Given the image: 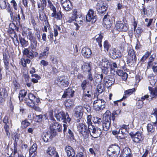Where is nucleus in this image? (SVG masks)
Segmentation results:
<instances>
[{
  "label": "nucleus",
  "mask_w": 157,
  "mask_h": 157,
  "mask_svg": "<svg viewBox=\"0 0 157 157\" xmlns=\"http://www.w3.org/2000/svg\"><path fill=\"white\" fill-rule=\"evenodd\" d=\"M54 116L58 121H62L65 123H69L71 120L67 113H65L56 109L54 111Z\"/></svg>",
  "instance_id": "nucleus-1"
},
{
  "label": "nucleus",
  "mask_w": 157,
  "mask_h": 157,
  "mask_svg": "<svg viewBox=\"0 0 157 157\" xmlns=\"http://www.w3.org/2000/svg\"><path fill=\"white\" fill-rule=\"evenodd\" d=\"M98 66L101 68L102 73L107 75L109 72V68L112 66V63L106 58H103L98 63Z\"/></svg>",
  "instance_id": "nucleus-2"
},
{
  "label": "nucleus",
  "mask_w": 157,
  "mask_h": 157,
  "mask_svg": "<svg viewBox=\"0 0 157 157\" xmlns=\"http://www.w3.org/2000/svg\"><path fill=\"white\" fill-rule=\"evenodd\" d=\"M109 111H107L104 114L103 119L102 127L104 130L107 131L109 129L111 125V119Z\"/></svg>",
  "instance_id": "nucleus-3"
},
{
  "label": "nucleus",
  "mask_w": 157,
  "mask_h": 157,
  "mask_svg": "<svg viewBox=\"0 0 157 157\" xmlns=\"http://www.w3.org/2000/svg\"><path fill=\"white\" fill-rule=\"evenodd\" d=\"M132 141L135 143H140L142 142L144 140V136L143 132L138 131L136 132H131L129 133Z\"/></svg>",
  "instance_id": "nucleus-4"
},
{
  "label": "nucleus",
  "mask_w": 157,
  "mask_h": 157,
  "mask_svg": "<svg viewBox=\"0 0 157 157\" xmlns=\"http://www.w3.org/2000/svg\"><path fill=\"white\" fill-rule=\"evenodd\" d=\"M89 128L88 136L90 135L94 138H97L100 136L102 133V131L98 127H95L94 126H90Z\"/></svg>",
  "instance_id": "nucleus-5"
},
{
  "label": "nucleus",
  "mask_w": 157,
  "mask_h": 157,
  "mask_svg": "<svg viewBox=\"0 0 157 157\" xmlns=\"http://www.w3.org/2000/svg\"><path fill=\"white\" fill-rule=\"evenodd\" d=\"M106 102L103 99L98 98L94 101L93 105L94 109L96 111L103 110L105 108V104Z\"/></svg>",
  "instance_id": "nucleus-6"
},
{
  "label": "nucleus",
  "mask_w": 157,
  "mask_h": 157,
  "mask_svg": "<svg viewBox=\"0 0 157 157\" xmlns=\"http://www.w3.org/2000/svg\"><path fill=\"white\" fill-rule=\"evenodd\" d=\"M77 127L79 133L82 134L85 139L88 138L89 128L87 129L86 125L82 123H79Z\"/></svg>",
  "instance_id": "nucleus-7"
},
{
  "label": "nucleus",
  "mask_w": 157,
  "mask_h": 157,
  "mask_svg": "<svg viewBox=\"0 0 157 157\" xmlns=\"http://www.w3.org/2000/svg\"><path fill=\"white\" fill-rule=\"evenodd\" d=\"M137 58L136 57L135 52L134 50L130 48L128 50V57L127 58V63L128 64L131 63L134 64L136 63Z\"/></svg>",
  "instance_id": "nucleus-8"
},
{
  "label": "nucleus",
  "mask_w": 157,
  "mask_h": 157,
  "mask_svg": "<svg viewBox=\"0 0 157 157\" xmlns=\"http://www.w3.org/2000/svg\"><path fill=\"white\" fill-rule=\"evenodd\" d=\"M27 37L29 39L30 42V45L32 48V51L33 50H35L37 46V41L36 38L33 36L32 33L30 31H29L27 33Z\"/></svg>",
  "instance_id": "nucleus-9"
},
{
  "label": "nucleus",
  "mask_w": 157,
  "mask_h": 157,
  "mask_svg": "<svg viewBox=\"0 0 157 157\" xmlns=\"http://www.w3.org/2000/svg\"><path fill=\"white\" fill-rule=\"evenodd\" d=\"M87 21L94 23L97 20V16L94 13V11L92 10H90L88 12L86 16Z\"/></svg>",
  "instance_id": "nucleus-10"
},
{
  "label": "nucleus",
  "mask_w": 157,
  "mask_h": 157,
  "mask_svg": "<svg viewBox=\"0 0 157 157\" xmlns=\"http://www.w3.org/2000/svg\"><path fill=\"white\" fill-rule=\"evenodd\" d=\"M52 113V111H50L49 113V115L51 117V119H52L54 121L52 123V124H51L50 125V132L52 134L53 133V132L55 133V136H56L57 135L56 129L58 125H59V123L57 122L56 120L54 118L53 116H52L53 115Z\"/></svg>",
  "instance_id": "nucleus-11"
},
{
  "label": "nucleus",
  "mask_w": 157,
  "mask_h": 157,
  "mask_svg": "<svg viewBox=\"0 0 157 157\" xmlns=\"http://www.w3.org/2000/svg\"><path fill=\"white\" fill-rule=\"evenodd\" d=\"M107 5L101 0L98 2L97 5V9L99 14L103 13L107 10Z\"/></svg>",
  "instance_id": "nucleus-12"
},
{
  "label": "nucleus",
  "mask_w": 157,
  "mask_h": 157,
  "mask_svg": "<svg viewBox=\"0 0 157 157\" xmlns=\"http://www.w3.org/2000/svg\"><path fill=\"white\" fill-rule=\"evenodd\" d=\"M92 94L91 90L87 89L83 91L82 98L84 101L89 102L90 101L92 98Z\"/></svg>",
  "instance_id": "nucleus-13"
},
{
  "label": "nucleus",
  "mask_w": 157,
  "mask_h": 157,
  "mask_svg": "<svg viewBox=\"0 0 157 157\" xmlns=\"http://www.w3.org/2000/svg\"><path fill=\"white\" fill-rule=\"evenodd\" d=\"M115 28L117 29L122 31H126L128 29V25L121 21L116 22Z\"/></svg>",
  "instance_id": "nucleus-14"
},
{
  "label": "nucleus",
  "mask_w": 157,
  "mask_h": 157,
  "mask_svg": "<svg viewBox=\"0 0 157 157\" xmlns=\"http://www.w3.org/2000/svg\"><path fill=\"white\" fill-rule=\"evenodd\" d=\"M58 81L61 86L63 87L67 86L69 84L68 79L65 76L58 78Z\"/></svg>",
  "instance_id": "nucleus-15"
},
{
  "label": "nucleus",
  "mask_w": 157,
  "mask_h": 157,
  "mask_svg": "<svg viewBox=\"0 0 157 157\" xmlns=\"http://www.w3.org/2000/svg\"><path fill=\"white\" fill-rule=\"evenodd\" d=\"M110 57L113 59L120 58L122 56L121 52L119 51H117L115 48L111 49L109 52Z\"/></svg>",
  "instance_id": "nucleus-16"
},
{
  "label": "nucleus",
  "mask_w": 157,
  "mask_h": 157,
  "mask_svg": "<svg viewBox=\"0 0 157 157\" xmlns=\"http://www.w3.org/2000/svg\"><path fill=\"white\" fill-rule=\"evenodd\" d=\"M47 154L51 157H59L58 153L56 150L55 147L50 146L48 147L46 151Z\"/></svg>",
  "instance_id": "nucleus-17"
},
{
  "label": "nucleus",
  "mask_w": 157,
  "mask_h": 157,
  "mask_svg": "<svg viewBox=\"0 0 157 157\" xmlns=\"http://www.w3.org/2000/svg\"><path fill=\"white\" fill-rule=\"evenodd\" d=\"M115 80L114 78H109L107 76H106L104 77L103 82L104 86L108 88L113 84Z\"/></svg>",
  "instance_id": "nucleus-18"
},
{
  "label": "nucleus",
  "mask_w": 157,
  "mask_h": 157,
  "mask_svg": "<svg viewBox=\"0 0 157 157\" xmlns=\"http://www.w3.org/2000/svg\"><path fill=\"white\" fill-rule=\"evenodd\" d=\"M55 133L53 132L52 134L50 132L49 133L46 132L44 133L42 135V139L44 142H48V140H52L53 137L55 136Z\"/></svg>",
  "instance_id": "nucleus-19"
},
{
  "label": "nucleus",
  "mask_w": 157,
  "mask_h": 157,
  "mask_svg": "<svg viewBox=\"0 0 157 157\" xmlns=\"http://www.w3.org/2000/svg\"><path fill=\"white\" fill-rule=\"evenodd\" d=\"M65 151L68 157H74L75 156V150L71 146H66L65 148Z\"/></svg>",
  "instance_id": "nucleus-20"
},
{
  "label": "nucleus",
  "mask_w": 157,
  "mask_h": 157,
  "mask_svg": "<svg viewBox=\"0 0 157 157\" xmlns=\"http://www.w3.org/2000/svg\"><path fill=\"white\" fill-rule=\"evenodd\" d=\"M107 150L110 151L109 153L111 152L112 151L115 152V155H118L120 152V148L117 145L112 144L109 147Z\"/></svg>",
  "instance_id": "nucleus-21"
},
{
  "label": "nucleus",
  "mask_w": 157,
  "mask_h": 157,
  "mask_svg": "<svg viewBox=\"0 0 157 157\" xmlns=\"http://www.w3.org/2000/svg\"><path fill=\"white\" fill-rule=\"evenodd\" d=\"M103 23L105 25V27H106L107 29H110L112 24L109 16L107 15H105L103 19Z\"/></svg>",
  "instance_id": "nucleus-22"
},
{
  "label": "nucleus",
  "mask_w": 157,
  "mask_h": 157,
  "mask_svg": "<svg viewBox=\"0 0 157 157\" xmlns=\"http://www.w3.org/2000/svg\"><path fill=\"white\" fill-rule=\"evenodd\" d=\"M83 108L82 106H76L74 109V112L75 116L79 118H81L83 115Z\"/></svg>",
  "instance_id": "nucleus-23"
},
{
  "label": "nucleus",
  "mask_w": 157,
  "mask_h": 157,
  "mask_svg": "<svg viewBox=\"0 0 157 157\" xmlns=\"http://www.w3.org/2000/svg\"><path fill=\"white\" fill-rule=\"evenodd\" d=\"M7 95V91L6 88H0V104L4 101Z\"/></svg>",
  "instance_id": "nucleus-24"
},
{
  "label": "nucleus",
  "mask_w": 157,
  "mask_h": 157,
  "mask_svg": "<svg viewBox=\"0 0 157 157\" xmlns=\"http://www.w3.org/2000/svg\"><path fill=\"white\" fill-rule=\"evenodd\" d=\"M75 93L74 90L71 88H68L64 91V94L62 95V98H70L73 96Z\"/></svg>",
  "instance_id": "nucleus-25"
},
{
  "label": "nucleus",
  "mask_w": 157,
  "mask_h": 157,
  "mask_svg": "<svg viewBox=\"0 0 157 157\" xmlns=\"http://www.w3.org/2000/svg\"><path fill=\"white\" fill-rule=\"evenodd\" d=\"M82 53L84 57L90 58L92 54L90 49L88 47H84L82 49Z\"/></svg>",
  "instance_id": "nucleus-26"
},
{
  "label": "nucleus",
  "mask_w": 157,
  "mask_h": 157,
  "mask_svg": "<svg viewBox=\"0 0 157 157\" xmlns=\"http://www.w3.org/2000/svg\"><path fill=\"white\" fill-rule=\"evenodd\" d=\"M43 8L38 9L39 18L41 21H44L45 23H46V24H47L48 22L47 17L46 15L43 12Z\"/></svg>",
  "instance_id": "nucleus-27"
},
{
  "label": "nucleus",
  "mask_w": 157,
  "mask_h": 157,
  "mask_svg": "<svg viewBox=\"0 0 157 157\" xmlns=\"http://www.w3.org/2000/svg\"><path fill=\"white\" fill-rule=\"evenodd\" d=\"M148 89L150 94V96L152 98L157 97V87L153 88L149 86Z\"/></svg>",
  "instance_id": "nucleus-28"
},
{
  "label": "nucleus",
  "mask_w": 157,
  "mask_h": 157,
  "mask_svg": "<svg viewBox=\"0 0 157 157\" xmlns=\"http://www.w3.org/2000/svg\"><path fill=\"white\" fill-rule=\"evenodd\" d=\"M116 73L119 76H121L122 79L124 81L126 80L127 78V74L125 72H124L122 70H117L116 71Z\"/></svg>",
  "instance_id": "nucleus-29"
},
{
  "label": "nucleus",
  "mask_w": 157,
  "mask_h": 157,
  "mask_svg": "<svg viewBox=\"0 0 157 157\" xmlns=\"http://www.w3.org/2000/svg\"><path fill=\"white\" fill-rule=\"evenodd\" d=\"M37 148V145L36 144H34L30 148L29 150V154L30 156H31L33 154V156H35L37 152L36 150Z\"/></svg>",
  "instance_id": "nucleus-30"
},
{
  "label": "nucleus",
  "mask_w": 157,
  "mask_h": 157,
  "mask_svg": "<svg viewBox=\"0 0 157 157\" xmlns=\"http://www.w3.org/2000/svg\"><path fill=\"white\" fill-rule=\"evenodd\" d=\"M123 154L125 157H132V154L131 149L128 147H126L123 149Z\"/></svg>",
  "instance_id": "nucleus-31"
},
{
  "label": "nucleus",
  "mask_w": 157,
  "mask_h": 157,
  "mask_svg": "<svg viewBox=\"0 0 157 157\" xmlns=\"http://www.w3.org/2000/svg\"><path fill=\"white\" fill-rule=\"evenodd\" d=\"M82 71L83 72H91V68L90 64L89 63H85L81 67Z\"/></svg>",
  "instance_id": "nucleus-32"
},
{
  "label": "nucleus",
  "mask_w": 157,
  "mask_h": 157,
  "mask_svg": "<svg viewBox=\"0 0 157 157\" xmlns=\"http://www.w3.org/2000/svg\"><path fill=\"white\" fill-rule=\"evenodd\" d=\"M153 123L148 124L147 126V129L148 131L151 133H152L155 131V128L157 129V127L155 126L154 124H153Z\"/></svg>",
  "instance_id": "nucleus-33"
},
{
  "label": "nucleus",
  "mask_w": 157,
  "mask_h": 157,
  "mask_svg": "<svg viewBox=\"0 0 157 157\" xmlns=\"http://www.w3.org/2000/svg\"><path fill=\"white\" fill-rule=\"evenodd\" d=\"M27 91L25 90H23L20 91L18 97L20 101H24V98L27 94Z\"/></svg>",
  "instance_id": "nucleus-34"
},
{
  "label": "nucleus",
  "mask_w": 157,
  "mask_h": 157,
  "mask_svg": "<svg viewBox=\"0 0 157 157\" xmlns=\"http://www.w3.org/2000/svg\"><path fill=\"white\" fill-rule=\"evenodd\" d=\"M50 48L48 47H46L44 48L43 52L40 54V57L47 56L49 54V51Z\"/></svg>",
  "instance_id": "nucleus-35"
},
{
  "label": "nucleus",
  "mask_w": 157,
  "mask_h": 157,
  "mask_svg": "<svg viewBox=\"0 0 157 157\" xmlns=\"http://www.w3.org/2000/svg\"><path fill=\"white\" fill-rule=\"evenodd\" d=\"M149 80L151 85L152 86H155L157 80L154 78L152 75H150L148 77Z\"/></svg>",
  "instance_id": "nucleus-36"
},
{
  "label": "nucleus",
  "mask_w": 157,
  "mask_h": 157,
  "mask_svg": "<svg viewBox=\"0 0 157 157\" xmlns=\"http://www.w3.org/2000/svg\"><path fill=\"white\" fill-rule=\"evenodd\" d=\"M24 102L26 103L27 105L31 108L34 107L35 105V102H33L34 101H31L29 99H28L27 98H25L24 99Z\"/></svg>",
  "instance_id": "nucleus-37"
},
{
  "label": "nucleus",
  "mask_w": 157,
  "mask_h": 157,
  "mask_svg": "<svg viewBox=\"0 0 157 157\" xmlns=\"http://www.w3.org/2000/svg\"><path fill=\"white\" fill-rule=\"evenodd\" d=\"M7 1L6 0H0V8L2 9H5L7 6Z\"/></svg>",
  "instance_id": "nucleus-38"
},
{
  "label": "nucleus",
  "mask_w": 157,
  "mask_h": 157,
  "mask_svg": "<svg viewBox=\"0 0 157 157\" xmlns=\"http://www.w3.org/2000/svg\"><path fill=\"white\" fill-rule=\"evenodd\" d=\"M65 105L67 108L73 107L74 105V101L70 99H67L65 103Z\"/></svg>",
  "instance_id": "nucleus-39"
},
{
  "label": "nucleus",
  "mask_w": 157,
  "mask_h": 157,
  "mask_svg": "<svg viewBox=\"0 0 157 157\" xmlns=\"http://www.w3.org/2000/svg\"><path fill=\"white\" fill-rule=\"evenodd\" d=\"M95 37L96 40L97 42H98V45L100 48H101L102 46L101 42L102 39L103 38V36L101 35V34H100L98 36H96Z\"/></svg>",
  "instance_id": "nucleus-40"
},
{
  "label": "nucleus",
  "mask_w": 157,
  "mask_h": 157,
  "mask_svg": "<svg viewBox=\"0 0 157 157\" xmlns=\"http://www.w3.org/2000/svg\"><path fill=\"white\" fill-rule=\"evenodd\" d=\"M135 89L134 88L129 89L126 90L124 92L125 96H124L123 98L125 99L127 96L132 94L133 92L135 91Z\"/></svg>",
  "instance_id": "nucleus-41"
},
{
  "label": "nucleus",
  "mask_w": 157,
  "mask_h": 157,
  "mask_svg": "<svg viewBox=\"0 0 157 157\" xmlns=\"http://www.w3.org/2000/svg\"><path fill=\"white\" fill-rule=\"evenodd\" d=\"M13 18V20L16 22L17 25H20L21 18L19 14L18 13Z\"/></svg>",
  "instance_id": "nucleus-42"
},
{
  "label": "nucleus",
  "mask_w": 157,
  "mask_h": 157,
  "mask_svg": "<svg viewBox=\"0 0 157 157\" xmlns=\"http://www.w3.org/2000/svg\"><path fill=\"white\" fill-rule=\"evenodd\" d=\"M147 113L145 112H142L140 114V119L142 121L146 120L147 118Z\"/></svg>",
  "instance_id": "nucleus-43"
},
{
  "label": "nucleus",
  "mask_w": 157,
  "mask_h": 157,
  "mask_svg": "<svg viewBox=\"0 0 157 157\" xmlns=\"http://www.w3.org/2000/svg\"><path fill=\"white\" fill-rule=\"evenodd\" d=\"M88 83H89V81L87 80H84L82 82L81 86L83 91L87 89H86V87L87 86L86 84Z\"/></svg>",
  "instance_id": "nucleus-44"
},
{
  "label": "nucleus",
  "mask_w": 157,
  "mask_h": 157,
  "mask_svg": "<svg viewBox=\"0 0 157 157\" xmlns=\"http://www.w3.org/2000/svg\"><path fill=\"white\" fill-rule=\"evenodd\" d=\"M7 12L9 13L10 17L11 18L13 17V14L12 11L13 10L11 9L10 6V4L9 3H7Z\"/></svg>",
  "instance_id": "nucleus-45"
},
{
  "label": "nucleus",
  "mask_w": 157,
  "mask_h": 157,
  "mask_svg": "<svg viewBox=\"0 0 157 157\" xmlns=\"http://www.w3.org/2000/svg\"><path fill=\"white\" fill-rule=\"evenodd\" d=\"M19 40L20 43L21 44L22 46H26L28 44V41H26L24 38H22L21 37H19Z\"/></svg>",
  "instance_id": "nucleus-46"
},
{
  "label": "nucleus",
  "mask_w": 157,
  "mask_h": 157,
  "mask_svg": "<svg viewBox=\"0 0 157 157\" xmlns=\"http://www.w3.org/2000/svg\"><path fill=\"white\" fill-rule=\"evenodd\" d=\"M70 2L69 0H61V3L63 8L66 7L65 6H67V5H69Z\"/></svg>",
  "instance_id": "nucleus-47"
},
{
  "label": "nucleus",
  "mask_w": 157,
  "mask_h": 157,
  "mask_svg": "<svg viewBox=\"0 0 157 157\" xmlns=\"http://www.w3.org/2000/svg\"><path fill=\"white\" fill-rule=\"evenodd\" d=\"M104 47L105 51H108L110 45L109 44L107 40H105L104 42Z\"/></svg>",
  "instance_id": "nucleus-48"
},
{
  "label": "nucleus",
  "mask_w": 157,
  "mask_h": 157,
  "mask_svg": "<svg viewBox=\"0 0 157 157\" xmlns=\"http://www.w3.org/2000/svg\"><path fill=\"white\" fill-rule=\"evenodd\" d=\"M93 122L95 124H100L101 123L102 120L101 118L98 117H94L93 120Z\"/></svg>",
  "instance_id": "nucleus-49"
},
{
  "label": "nucleus",
  "mask_w": 157,
  "mask_h": 157,
  "mask_svg": "<svg viewBox=\"0 0 157 157\" xmlns=\"http://www.w3.org/2000/svg\"><path fill=\"white\" fill-rule=\"evenodd\" d=\"M135 31H136L135 33L136 36H137L139 37L140 35L143 32V30L141 28L138 27L137 29H136Z\"/></svg>",
  "instance_id": "nucleus-50"
},
{
  "label": "nucleus",
  "mask_w": 157,
  "mask_h": 157,
  "mask_svg": "<svg viewBox=\"0 0 157 157\" xmlns=\"http://www.w3.org/2000/svg\"><path fill=\"white\" fill-rule=\"evenodd\" d=\"M48 6L50 10H52L53 12H56V7L53 5L51 2L50 0H48Z\"/></svg>",
  "instance_id": "nucleus-51"
},
{
  "label": "nucleus",
  "mask_w": 157,
  "mask_h": 157,
  "mask_svg": "<svg viewBox=\"0 0 157 157\" xmlns=\"http://www.w3.org/2000/svg\"><path fill=\"white\" fill-rule=\"evenodd\" d=\"M154 112L152 114L154 115L156 119V121L154 123H153V124H154V125L157 127V109H155L153 110Z\"/></svg>",
  "instance_id": "nucleus-52"
},
{
  "label": "nucleus",
  "mask_w": 157,
  "mask_h": 157,
  "mask_svg": "<svg viewBox=\"0 0 157 157\" xmlns=\"http://www.w3.org/2000/svg\"><path fill=\"white\" fill-rule=\"evenodd\" d=\"M91 115H88L87 117V123L88 124V128H90V126H93L92 125V123L91 121Z\"/></svg>",
  "instance_id": "nucleus-53"
},
{
  "label": "nucleus",
  "mask_w": 157,
  "mask_h": 157,
  "mask_svg": "<svg viewBox=\"0 0 157 157\" xmlns=\"http://www.w3.org/2000/svg\"><path fill=\"white\" fill-rule=\"evenodd\" d=\"M21 124L24 128H26L29 125L30 123L28 122L26 120H25L22 121Z\"/></svg>",
  "instance_id": "nucleus-54"
},
{
  "label": "nucleus",
  "mask_w": 157,
  "mask_h": 157,
  "mask_svg": "<svg viewBox=\"0 0 157 157\" xmlns=\"http://www.w3.org/2000/svg\"><path fill=\"white\" fill-rule=\"evenodd\" d=\"M56 15L55 18L59 20L61 19L62 15L60 11H59V12H56Z\"/></svg>",
  "instance_id": "nucleus-55"
},
{
  "label": "nucleus",
  "mask_w": 157,
  "mask_h": 157,
  "mask_svg": "<svg viewBox=\"0 0 157 157\" xmlns=\"http://www.w3.org/2000/svg\"><path fill=\"white\" fill-rule=\"evenodd\" d=\"M97 89L99 94H101L104 91V87L100 85L97 86Z\"/></svg>",
  "instance_id": "nucleus-56"
},
{
  "label": "nucleus",
  "mask_w": 157,
  "mask_h": 157,
  "mask_svg": "<svg viewBox=\"0 0 157 157\" xmlns=\"http://www.w3.org/2000/svg\"><path fill=\"white\" fill-rule=\"evenodd\" d=\"M67 132L68 134V136L69 138L71 140H73L74 139V136L72 131L69 129H68Z\"/></svg>",
  "instance_id": "nucleus-57"
},
{
  "label": "nucleus",
  "mask_w": 157,
  "mask_h": 157,
  "mask_svg": "<svg viewBox=\"0 0 157 157\" xmlns=\"http://www.w3.org/2000/svg\"><path fill=\"white\" fill-rule=\"evenodd\" d=\"M28 99H29L31 101H34L33 102H35L34 100L36 97L33 94L31 93L29 94L28 95Z\"/></svg>",
  "instance_id": "nucleus-58"
},
{
  "label": "nucleus",
  "mask_w": 157,
  "mask_h": 157,
  "mask_svg": "<svg viewBox=\"0 0 157 157\" xmlns=\"http://www.w3.org/2000/svg\"><path fill=\"white\" fill-rule=\"evenodd\" d=\"M110 151L107 150V153L109 157H117L118 155H116L115 156V152L112 151L111 153H109Z\"/></svg>",
  "instance_id": "nucleus-59"
},
{
  "label": "nucleus",
  "mask_w": 157,
  "mask_h": 157,
  "mask_svg": "<svg viewBox=\"0 0 157 157\" xmlns=\"http://www.w3.org/2000/svg\"><path fill=\"white\" fill-rule=\"evenodd\" d=\"M150 55V53H149L147 52L141 58V61L144 62L148 57Z\"/></svg>",
  "instance_id": "nucleus-60"
},
{
  "label": "nucleus",
  "mask_w": 157,
  "mask_h": 157,
  "mask_svg": "<svg viewBox=\"0 0 157 157\" xmlns=\"http://www.w3.org/2000/svg\"><path fill=\"white\" fill-rule=\"evenodd\" d=\"M66 6H65L66 7L64 8L63 9L67 11H69L72 8V6L71 2H69V5L67 4Z\"/></svg>",
  "instance_id": "nucleus-61"
},
{
  "label": "nucleus",
  "mask_w": 157,
  "mask_h": 157,
  "mask_svg": "<svg viewBox=\"0 0 157 157\" xmlns=\"http://www.w3.org/2000/svg\"><path fill=\"white\" fill-rule=\"evenodd\" d=\"M45 25L44 26V28H43V31H45L47 32V31L48 27V29L50 28V25L49 24L48 22L47 24H46V23H45Z\"/></svg>",
  "instance_id": "nucleus-62"
},
{
  "label": "nucleus",
  "mask_w": 157,
  "mask_h": 157,
  "mask_svg": "<svg viewBox=\"0 0 157 157\" xmlns=\"http://www.w3.org/2000/svg\"><path fill=\"white\" fill-rule=\"evenodd\" d=\"M9 56L6 53H3V58L4 61H9Z\"/></svg>",
  "instance_id": "nucleus-63"
},
{
  "label": "nucleus",
  "mask_w": 157,
  "mask_h": 157,
  "mask_svg": "<svg viewBox=\"0 0 157 157\" xmlns=\"http://www.w3.org/2000/svg\"><path fill=\"white\" fill-rule=\"evenodd\" d=\"M126 137V136L124 135L121 133H120V132L117 135V138L118 139H124Z\"/></svg>",
  "instance_id": "nucleus-64"
}]
</instances>
